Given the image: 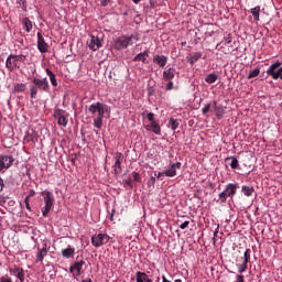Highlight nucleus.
<instances>
[{"instance_id": "nucleus-56", "label": "nucleus", "mask_w": 282, "mask_h": 282, "mask_svg": "<svg viewBox=\"0 0 282 282\" xmlns=\"http://www.w3.org/2000/svg\"><path fill=\"white\" fill-rule=\"evenodd\" d=\"M156 282H160V278L156 279Z\"/></svg>"}, {"instance_id": "nucleus-17", "label": "nucleus", "mask_w": 282, "mask_h": 282, "mask_svg": "<svg viewBox=\"0 0 282 282\" xmlns=\"http://www.w3.org/2000/svg\"><path fill=\"white\" fill-rule=\"evenodd\" d=\"M153 63L159 65V67H166V63H169V57H166V55H154Z\"/></svg>"}, {"instance_id": "nucleus-42", "label": "nucleus", "mask_w": 282, "mask_h": 282, "mask_svg": "<svg viewBox=\"0 0 282 282\" xmlns=\"http://www.w3.org/2000/svg\"><path fill=\"white\" fill-rule=\"evenodd\" d=\"M235 282H246V279L241 274L236 275V281Z\"/></svg>"}, {"instance_id": "nucleus-27", "label": "nucleus", "mask_w": 282, "mask_h": 282, "mask_svg": "<svg viewBox=\"0 0 282 282\" xmlns=\"http://www.w3.org/2000/svg\"><path fill=\"white\" fill-rule=\"evenodd\" d=\"M151 132L155 133V135H162V128H160V124L158 122L150 123Z\"/></svg>"}, {"instance_id": "nucleus-26", "label": "nucleus", "mask_w": 282, "mask_h": 282, "mask_svg": "<svg viewBox=\"0 0 282 282\" xmlns=\"http://www.w3.org/2000/svg\"><path fill=\"white\" fill-rule=\"evenodd\" d=\"M45 257H47V247H43L41 250H39L37 254H36V263H42L43 259H45Z\"/></svg>"}, {"instance_id": "nucleus-25", "label": "nucleus", "mask_w": 282, "mask_h": 282, "mask_svg": "<svg viewBox=\"0 0 282 282\" xmlns=\"http://www.w3.org/2000/svg\"><path fill=\"white\" fill-rule=\"evenodd\" d=\"M202 56H203L202 52H195L189 54L187 58L191 65H195V63H197V61H199Z\"/></svg>"}, {"instance_id": "nucleus-5", "label": "nucleus", "mask_w": 282, "mask_h": 282, "mask_svg": "<svg viewBox=\"0 0 282 282\" xmlns=\"http://www.w3.org/2000/svg\"><path fill=\"white\" fill-rule=\"evenodd\" d=\"M41 195L43 196L44 199V207L42 208V215L43 217H47L50 215V210L54 207V194L52 192L45 189L41 192Z\"/></svg>"}, {"instance_id": "nucleus-44", "label": "nucleus", "mask_w": 282, "mask_h": 282, "mask_svg": "<svg viewBox=\"0 0 282 282\" xmlns=\"http://www.w3.org/2000/svg\"><path fill=\"white\" fill-rule=\"evenodd\" d=\"M169 83L166 84V91H171V89H173V82L172 80H167Z\"/></svg>"}, {"instance_id": "nucleus-49", "label": "nucleus", "mask_w": 282, "mask_h": 282, "mask_svg": "<svg viewBox=\"0 0 282 282\" xmlns=\"http://www.w3.org/2000/svg\"><path fill=\"white\" fill-rule=\"evenodd\" d=\"M113 215H116V209H112V210H111L110 221H113Z\"/></svg>"}, {"instance_id": "nucleus-50", "label": "nucleus", "mask_w": 282, "mask_h": 282, "mask_svg": "<svg viewBox=\"0 0 282 282\" xmlns=\"http://www.w3.org/2000/svg\"><path fill=\"white\" fill-rule=\"evenodd\" d=\"M218 234H219V225H217V227H216V230L214 232V237H217Z\"/></svg>"}, {"instance_id": "nucleus-1", "label": "nucleus", "mask_w": 282, "mask_h": 282, "mask_svg": "<svg viewBox=\"0 0 282 282\" xmlns=\"http://www.w3.org/2000/svg\"><path fill=\"white\" fill-rule=\"evenodd\" d=\"M88 111L93 116L98 113V116L94 119V127H96V129H102V119L105 118V113L109 111V106L97 101L88 107Z\"/></svg>"}, {"instance_id": "nucleus-35", "label": "nucleus", "mask_w": 282, "mask_h": 282, "mask_svg": "<svg viewBox=\"0 0 282 282\" xmlns=\"http://www.w3.org/2000/svg\"><path fill=\"white\" fill-rule=\"evenodd\" d=\"M132 180L133 182H142V176L138 172H132Z\"/></svg>"}, {"instance_id": "nucleus-54", "label": "nucleus", "mask_w": 282, "mask_h": 282, "mask_svg": "<svg viewBox=\"0 0 282 282\" xmlns=\"http://www.w3.org/2000/svg\"><path fill=\"white\" fill-rule=\"evenodd\" d=\"M174 282H182V279H177V280H175Z\"/></svg>"}, {"instance_id": "nucleus-53", "label": "nucleus", "mask_w": 282, "mask_h": 282, "mask_svg": "<svg viewBox=\"0 0 282 282\" xmlns=\"http://www.w3.org/2000/svg\"><path fill=\"white\" fill-rule=\"evenodd\" d=\"M151 182H152V184H154V182H155V177H152V178H151Z\"/></svg>"}, {"instance_id": "nucleus-12", "label": "nucleus", "mask_w": 282, "mask_h": 282, "mask_svg": "<svg viewBox=\"0 0 282 282\" xmlns=\"http://www.w3.org/2000/svg\"><path fill=\"white\" fill-rule=\"evenodd\" d=\"M180 169H182V162L170 164L169 169L165 170V177H175Z\"/></svg>"}, {"instance_id": "nucleus-36", "label": "nucleus", "mask_w": 282, "mask_h": 282, "mask_svg": "<svg viewBox=\"0 0 282 282\" xmlns=\"http://www.w3.org/2000/svg\"><path fill=\"white\" fill-rule=\"evenodd\" d=\"M25 140H26V142H36L39 139L36 138V135H32V134H28L26 137H25Z\"/></svg>"}, {"instance_id": "nucleus-30", "label": "nucleus", "mask_w": 282, "mask_h": 282, "mask_svg": "<svg viewBox=\"0 0 282 282\" xmlns=\"http://www.w3.org/2000/svg\"><path fill=\"white\" fill-rule=\"evenodd\" d=\"M25 89H28V86L23 83L14 84V86H13L14 94H21V93L25 91Z\"/></svg>"}, {"instance_id": "nucleus-13", "label": "nucleus", "mask_w": 282, "mask_h": 282, "mask_svg": "<svg viewBox=\"0 0 282 282\" xmlns=\"http://www.w3.org/2000/svg\"><path fill=\"white\" fill-rule=\"evenodd\" d=\"M9 272L12 274V276L19 279L20 282H25V271L23 268L14 265L13 268L9 269Z\"/></svg>"}, {"instance_id": "nucleus-9", "label": "nucleus", "mask_w": 282, "mask_h": 282, "mask_svg": "<svg viewBox=\"0 0 282 282\" xmlns=\"http://www.w3.org/2000/svg\"><path fill=\"white\" fill-rule=\"evenodd\" d=\"M250 249H247L243 253V257L240 258V261H242L241 264H237L239 274H243L246 270H248V263H250Z\"/></svg>"}, {"instance_id": "nucleus-31", "label": "nucleus", "mask_w": 282, "mask_h": 282, "mask_svg": "<svg viewBox=\"0 0 282 282\" xmlns=\"http://www.w3.org/2000/svg\"><path fill=\"white\" fill-rule=\"evenodd\" d=\"M250 12L254 19V21H260V12H261V7L257 6L252 9H250Z\"/></svg>"}, {"instance_id": "nucleus-45", "label": "nucleus", "mask_w": 282, "mask_h": 282, "mask_svg": "<svg viewBox=\"0 0 282 282\" xmlns=\"http://www.w3.org/2000/svg\"><path fill=\"white\" fill-rule=\"evenodd\" d=\"M126 186H129L130 188L133 187V180L131 178H128L126 182H124Z\"/></svg>"}, {"instance_id": "nucleus-48", "label": "nucleus", "mask_w": 282, "mask_h": 282, "mask_svg": "<svg viewBox=\"0 0 282 282\" xmlns=\"http://www.w3.org/2000/svg\"><path fill=\"white\" fill-rule=\"evenodd\" d=\"M3 188H6V183H4L3 180L0 177V191H3Z\"/></svg>"}, {"instance_id": "nucleus-40", "label": "nucleus", "mask_w": 282, "mask_h": 282, "mask_svg": "<svg viewBox=\"0 0 282 282\" xmlns=\"http://www.w3.org/2000/svg\"><path fill=\"white\" fill-rule=\"evenodd\" d=\"M208 111H210V104H207V105L202 109L203 116H206V113H208Z\"/></svg>"}, {"instance_id": "nucleus-16", "label": "nucleus", "mask_w": 282, "mask_h": 282, "mask_svg": "<svg viewBox=\"0 0 282 282\" xmlns=\"http://www.w3.org/2000/svg\"><path fill=\"white\" fill-rule=\"evenodd\" d=\"M88 47L94 52L100 50V47H102V42L100 41V37L91 35L90 41L88 42Z\"/></svg>"}, {"instance_id": "nucleus-2", "label": "nucleus", "mask_w": 282, "mask_h": 282, "mask_svg": "<svg viewBox=\"0 0 282 282\" xmlns=\"http://www.w3.org/2000/svg\"><path fill=\"white\" fill-rule=\"evenodd\" d=\"M39 91H50V82L47 78H39V77H33L31 85H30V96L31 98H36L39 95Z\"/></svg>"}, {"instance_id": "nucleus-4", "label": "nucleus", "mask_w": 282, "mask_h": 282, "mask_svg": "<svg viewBox=\"0 0 282 282\" xmlns=\"http://www.w3.org/2000/svg\"><path fill=\"white\" fill-rule=\"evenodd\" d=\"M237 188H239V184L237 183L227 184L225 191L218 195L219 198L217 202H220V204H226V200L228 199V197L232 199V197L237 195Z\"/></svg>"}, {"instance_id": "nucleus-29", "label": "nucleus", "mask_w": 282, "mask_h": 282, "mask_svg": "<svg viewBox=\"0 0 282 282\" xmlns=\"http://www.w3.org/2000/svg\"><path fill=\"white\" fill-rule=\"evenodd\" d=\"M46 74L50 77L51 85H53V87H58V82H56V75L51 72L50 68H46Z\"/></svg>"}, {"instance_id": "nucleus-8", "label": "nucleus", "mask_w": 282, "mask_h": 282, "mask_svg": "<svg viewBox=\"0 0 282 282\" xmlns=\"http://www.w3.org/2000/svg\"><path fill=\"white\" fill-rule=\"evenodd\" d=\"M109 235L107 234H98L91 237V243L95 248H100V246H105V243H109Z\"/></svg>"}, {"instance_id": "nucleus-41", "label": "nucleus", "mask_w": 282, "mask_h": 282, "mask_svg": "<svg viewBox=\"0 0 282 282\" xmlns=\"http://www.w3.org/2000/svg\"><path fill=\"white\" fill-rule=\"evenodd\" d=\"M230 43H232V35L228 34V36L225 37V45H230Z\"/></svg>"}, {"instance_id": "nucleus-38", "label": "nucleus", "mask_w": 282, "mask_h": 282, "mask_svg": "<svg viewBox=\"0 0 282 282\" xmlns=\"http://www.w3.org/2000/svg\"><path fill=\"white\" fill-rule=\"evenodd\" d=\"M148 120L153 124V122H155V115L153 112H149Z\"/></svg>"}, {"instance_id": "nucleus-51", "label": "nucleus", "mask_w": 282, "mask_h": 282, "mask_svg": "<svg viewBox=\"0 0 282 282\" xmlns=\"http://www.w3.org/2000/svg\"><path fill=\"white\" fill-rule=\"evenodd\" d=\"M82 282H94L91 279L82 280Z\"/></svg>"}, {"instance_id": "nucleus-24", "label": "nucleus", "mask_w": 282, "mask_h": 282, "mask_svg": "<svg viewBox=\"0 0 282 282\" xmlns=\"http://www.w3.org/2000/svg\"><path fill=\"white\" fill-rule=\"evenodd\" d=\"M21 23H22V28H23V30H25V32H28V33L32 32L33 24H32V20H30V18H23Z\"/></svg>"}, {"instance_id": "nucleus-52", "label": "nucleus", "mask_w": 282, "mask_h": 282, "mask_svg": "<svg viewBox=\"0 0 282 282\" xmlns=\"http://www.w3.org/2000/svg\"><path fill=\"white\" fill-rule=\"evenodd\" d=\"M133 1V3H140V1H142V0H132Z\"/></svg>"}, {"instance_id": "nucleus-33", "label": "nucleus", "mask_w": 282, "mask_h": 282, "mask_svg": "<svg viewBox=\"0 0 282 282\" xmlns=\"http://www.w3.org/2000/svg\"><path fill=\"white\" fill-rule=\"evenodd\" d=\"M261 74V68L257 67L253 70L249 72L248 79L251 80V78H257Z\"/></svg>"}, {"instance_id": "nucleus-23", "label": "nucleus", "mask_w": 282, "mask_h": 282, "mask_svg": "<svg viewBox=\"0 0 282 282\" xmlns=\"http://www.w3.org/2000/svg\"><path fill=\"white\" fill-rule=\"evenodd\" d=\"M137 282H153L145 272L138 271L135 273Z\"/></svg>"}, {"instance_id": "nucleus-10", "label": "nucleus", "mask_w": 282, "mask_h": 282, "mask_svg": "<svg viewBox=\"0 0 282 282\" xmlns=\"http://www.w3.org/2000/svg\"><path fill=\"white\" fill-rule=\"evenodd\" d=\"M83 265H85V260L76 261L69 267V273L73 274V276H80V274H83Z\"/></svg>"}, {"instance_id": "nucleus-34", "label": "nucleus", "mask_w": 282, "mask_h": 282, "mask_svg": "<svg viewBox=\"0 0 282 282\" xmlns=\"http://www.w3.org/2000/svg\"><path fill=\"white\" fill-rule=\"evenodd\" d=\"M169 124H170L172 131H175L180 127V120L171 118L169 121Z\"/></svg>"}, {"instance_id": "nucleus-46", "label": "nucleus", "mask_w": 282, "mask_h": 282, "mask_svg": "<svg viewBox=\"0 0 282 282\" xmlns=\"http://www.w3.org/2000/svg\"><path fill=\"white\" fill-rule=\"evenodd\" d=\"M0 282H12V278H10V276H2L0 279Z\"/></svg>"}, {"instance_id": "nucleus-15", "label": "nucleus", "mask_w": 282, "mask_h": 282, "mask_svg": "<svg viewBox=\"0 0 282 282\" xmlns=\"http://www.w3.org/2000/svg\"><path fill=\"white\" fill-rule=\"evenodd\" d=\"M55 116L57 118V124H59L61 127H67V112H65L64 110L57 109L55 111Z\"/></svg>"}, {"instance_id": "nucleus-20", "label": "nucleus", "mask_w": 282, "mask_h": 282, "mask_svg": "<svg viewBox=\"0 0 282 282\" xmlns=\"http://www.w3.org/2000/svg\"><path fill=\"white\" fill-rule=\"evenodd\" d=\"M76 254V249L72 248V246H68L66 249L62 250V257L64 259H72Z\"/></svg>"}, {"instance_id": "nucleus-19", "label": "nucleus", "mask_w": 282, "mask_h": 282, "mask_svg": "<svg viewBox=\"0 0 282 282\" xmlns=\"http://www.w3.org/2000/svg\"><path fill=\"white\" fill-rule=\"evenodd\" d=\"M226 164H229L230 169L237 170L239 169V160L235 156H227L225 159Z\"/></svg>"}, {"instance_id": "nucleus-55", "label": "nucleus", "mask_w": 282, "mask_h": 282, "mask_svg": "<svg viewBox=\"0 0 282 282\" xmlns=\"http://www.w3.org/2000/svg\"><path fill=\"white\" fill-rule=\"evenodd\" d=\"M151 6H153V0H150Z\"/></svg>"}, {"instance_id": "nucleus-6", "label": "nucleus", "mask_w": 282, "mask_h": 282, "mask_svg": "<svg viewBox=\"0 0 282 282\" xmlns=\"http://www.w3.org/2000/svg\"><path fill=\"white\" fill-rule=\"evenodd\" d=\"M25 58L26 57L23 54H20V55L10 54L6 61L7 69H9V72H14L17 67L18 68L20 67L19 63H25Z\"/></svg>"}, {"instance_id": "nucleus-11", "label": "nucleus", "mask_w": 282, "mask_h": 282, "mask_svg": "<svg viewBox=\"0 0 282 282\" xmlns=\"http://www.w3.org/2000/svg\"><path fill=\"white\" fill-rule=\"evenodd\" d=\"M37 50L41 52V54H46V52L50 50V45L47 42H45V37H43L41 32L37 33Z\"/></svg>"}, {"instance_id": "nucleus-28", "label": "nucleus", "mask_w": 282, "mask_h": 282, "mask_svg": "<svg viewBox=\"0 0 282 282\" xmlns=\"http://www.w3.org/2000/svg\"><path fill=\"white\" fill-rule=\"evenodd\" d=\"M241 191L246 197H252V194L254 193V187L243 185Z\"/></svg>"}, {"instance_id": "nucleus-37", "label": "nucleus", "mask_w": 282, "mask_h": 282, "mask_svg": "<svg viewBox=\"0 0 282 282\" xmlns=\"http://www.w3.org/2000/svg\"><path fill=\"white\" fill-rule=\"evenodd\" d=\"M24 204H25L26 210H32V207L30 206V196H26L24 198Z\"/></svg>"}, {"instance_id": "nucleus-32", "label": "nucleus", "mask_w": 282, "mask_h": 282, "mask_svg": "<svg viewBox=\"0 0 282 282\" xmlns=\"http://www.w3.org/2000/svg\"><path fill=\"white\" fill-rule=\"evenodd\" d=\"M217 74L210 73L205 77V83H208V85H213V83H217Z\"/></svg>"}, {"instance_id": "nucleus-47", "label": "nucleus", "mask_w": 282, "mask_h": 282, "mask_svg": "<svg viewBox=\"0 0 282 282\" xmlns=\"http://www.w3.org/2000/svg\"><path fill=\"white\" fill-rule=\"evenodd\" d=\"M164 175L166 176V170L164 172H159L158 174H155V177L160 178L164 177Z\"/></svg>"}, {"instance_id": "nucleus-3", "label": "nucleus", "mask_w": 282, "mask_h": 282, "mask_svg": "<svg viewBox=\"0 0 282 282\" xmlns=\"http://www.w3.org/2000/svg\"><path fill=\"white\" fill-rule=\"evenodd\" d=\"M140 41V36L138 34H131L129 36L122 35L115 40V48L116 50H127L129 45H132L133 43H138Z\"/></svg>"}, {"instance_id": "nucleus-22", "label": "nucleus", "mask_w": 282, "mask_h": 282, "mask_svg": "<svg viewBox=\"0 0 282 282\" xmlns=\"http://www.w3.org/2000/svg\"><path fill=\"white\" fill-rule=\"evenodd\" d=\"M213 105H214L216 117L220 120V118H224V115L226 113V109L221 106H217V101H213Z\"/></svg>"}, {"instance_id": "nucleus-14", "label": "nucleus", "mask_w": 282, "mask_h": 282, "mask_svg": "<svg viewBox=\"0 0 282 282\" xmlns=\"http://www.w3.org/2000/svg\"><path fill=\"white\" fill-rule=\"evenodd\" d=\"M113 171L115 175H120V173H122V153L120 152L115 154Z\"/></svg>"}, {"instance_id": "nucleus-21", "label": "nucleus", "mask_w": 282, "mask_h": 282, "mask_svg": "<svg viewBox=\"0 0 282 282\" xmlns=\"http://www.w3.org/2000/svg\"><path fill=\"white\" fill-rule=\"evenodd\" d=\"M175 78V68H167L163 72V80L169 82Z\"/></svg>"}, {"instance_id": "nucleus-39", "label": "nucleus", "mask_w": 282, "mask_h": 282, "mask_svg": "<svg viewBox=\"0 0 282 282\" xmlns=\"http://www.w3.org/2000/svg\"><path fill=\"white\" fill-rule=\"evenodd\" d=\"M191 221L185 220L183 224L180 225L181 230H186L188 228Z\"/></svg>"}, {"instance_id": "nucleus-18", "label": "nucleus", "mask_w": 282, "mask_h": 282, "mask_svg": "<svg viewBox=\"0 0 282 282\" xmlns=\"http://www.w3.org/2000/svg\"><path fill=\"white\" fill-rule=\"evenodd\" d=\"M148 58H149V50H145L144 52L137 54L133 57V62L138 63L141 61V63L147 64Z\"/></svg>"}, {"instance_id": "nucleus-43", "label": "nucleus", "mask_w": 282, "mask_h": 282, "mask_svg": "<svg viewBox=\"0 0 282 282\" xmlns=\"http://www.w3.org/2000/svg\"><path fill=\"white\" fill-rule=\"evenodd\" d=\"M109 3H111V0H100V6H102L104 8H107Z\"/></svg>"}, {"instance_id": "nucleus-7", "label": "nucleus", "mask_w": 282, "mask_h": 282, "mask_svg": "<svg viewBox=\"0 0 282 282\" xmlns=\"http://www.w3.org/2000/svg\"><path fill=\"white\" fill-rule=\"evenodd\" d=\"M14 164V156L0 154V173H6Z\"/></svg>"}]
</instances>
